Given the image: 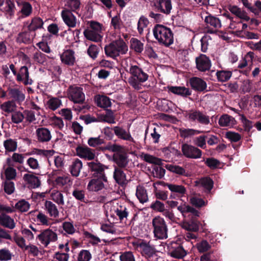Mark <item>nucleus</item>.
Masks as SVG:
<instances>
[{"mask_svg":"<svg viewBox=\"0 0 261 261\" xmlns=\"http://www.w3.org/2000/svg\"><path fill=\"white\" fill-rule=\"evenodd\" d=\"M128 72L131 75L128 80V83L134 89L140 90L141 84L148 80V74L137 65H131Z\"/></svg>","mask_w":261,"mask_h":261,"instance_id":"f257e3e1","label":"nucleus"},{"mask_svg":"<svg viewBox=\"0 0 261 261\" xmlns=\"http://www.w3.org/2000/svg\"><path fill=\"white\" fill-rule=\"evenodd\" d=\"M155 38L161 44L169 46L173 42V36L171 30L162 25H156L153 29Z\"/></svg>","mask_w":261,"mask_h":261,"instance_id":"f03ea898","label":"nucleus"},{"mask_svg":"<svg viewBox=\"0 0 261 261\" xmlns=\"http://www.w3.org/2000/svg\"><path fill=\"white\" fill-rule=\"evenodd\" d=\"M127 50V45L122 40L114 41L105 47L106 54L113 58L118 57L120 54H125Z\"/></svg>","mask_w":261,"mask_h":261,"instance_id":"7ed1b4c3","label":"nucleus"},{"mask_svg":"<svg viewBox=\"0 0 261 261\" xmlns=\"http://www.w3.org/2000/svg\"><path fill=\"white\" fill-rule=\"evenodd\" d=\"M152 226L154 237L159 239L167 238L168 228L165 220L160 216H156L152 220Z\"/></svg>","mask_w":261,"mask_h":261,"instance_id":"20e7f679","label":"nucleus"},{"mask_svg":"<svg viewBox=\"0 0 261 261\" xmlns=\"http://www.w3.org/2000/svg\"><path fill=\"white\" fill-rule=\"evenodd\" d=\"M37 239L40 242L44 247H47L48 245L58 240V235L53 230L47 228L42 230L37 236Z\"/></svg>","mask_w":261,"mask_h":261,"instance_id":"39448f33","label":"nucleus"},{"mask_svg":"<svg viewBox=\"0 0 261 261\" xmlns=\"http://www.w3.org/2000/svg\"><path fill=\"white\" fill-rule=\"evenodd\" d=\"M181 150L183 155L187 158L198 159L201 158L202 151L197 147L187 143L181 145Z\"/></svg>","mask_w":261,"mask_h":261,"instance_id":"423d86ee","label":"nucleus"},{"mask_svg":"<svg viewBox=\"0 0 261 261\" xmlns=\"http://www.w3.org/2000/svg\"><path fill=\"white\" fill-rule=\"evenodd\" d=\"M186 117L190 121H198L200 123L207 125L210 123L208 116H206L201 112L196 110L186 111Z\"/></svg>","mask_w":261,"mask_h":261,"instance_id":"0eeeda50","label":"nucleus"},{"mask_svg":"<svg viewBox=\"0 0 261 261\" xmlns=\"http://www.w3.org/2000/svg\"><path fill=\"white\" fill-rule=\"evenodd\" d=\"M107 182V178L105 175H100L98 178L90 180L87 185V189L89 191L98 192L105 188V183Z\"/></svg>","mask_w":261,"mask_h":261,"instance_id":"6e6552de","label":"nucleus"},{"mask_svg":"<svg viewBox=\"0 0 261 261\" xmlns=\"http://www.w3.org/2000/svg\"><path fill=\"white\" fill-rule=\"evenodd\" d=\"M69 97L74 103H81L85 100V94L82 89L78 87H70L68 91Z\"/></svg>","mask_w":261,"mask_h":261,"instance_id":"1a4fd4ad","label":"nucleus"},{"mask_svg":"<svg viewBox=\"0 0 261 261\" xmlns=\"http://www.w3.org/2000/svg\"><path fill=\"white\" fill-rule=\"evenodd\" d=\"M77 156L87 160H92L95 158V152L87 146H78L76 148Z\"/></svg>","mask_w":261,"mask_h":261,"instance_id":"9d476101","label":"nucleus"},{"mask_svg":"<svg viewBox=\"0 0 261 261\" xmlns=\"http://www.w3.org/2000/svg\"><path fill=\"white\" fill-rule=\"evenodd\" d=\"M61 16L65 23L69 28H74L78 22L76 17L69 10L64 9L61 12Z\"/></svg>","mask_w":261,"mask_h":261,"instance_id":"9b49d317","label":"nucleus"},{"mask_svg":"<svg viewBox=\"0 0 261 261\" xmlns=\"http://www.w3.org/2000/svg\"><path fill=\"white\" fill-rule=\"evenodd\" d=\"M194 216H192L190 220L186 218L181 222V227L184 229L192 232H196L199 229V225L198 222L195 219Z\"/></svg>","mask_w":261,"mask_h":261,"instance_id":"f8f14e48","label":"nucleus"},{"mask_svg":"<svg viewBox=\"0 0 261 261\" xmlns=\"http://www.w3.org/2000/svg\"><path fill=\"white\" fill-rule=\"evenodd\" d=\"M177 210L181 213L182 216L185 218L191 217L192 216L195 217H199V213L198 211L186 203L178 206Z\"/></svg>","mask_w":261,"mask_h":261,"instance_id":"ddd939ff","label":"nucleus"},{"mask_svg":"<svg viewBox=\"0 0 261 261\" xmlns=\"http://www.w3.org/2000/svg\"><path fill=\"white\" fill-rule=\"evenodd\" d=\"M169 253L174 258H182L186 255L187 252L181 246L173 243L170 247Z\"/></svg>","mask_w":261,"mask_h":261,"instance_id":"4468645a","label":"nucleus"},{"mask_svg":"<svg viewBox=\"0 0 261 261\" xmlns=\"http://www.w3.org/2000/svg\"><path fill=\"white\" fill-rule=\"evenodd\" d=\"M16 80L22 82L25 85H31L32 80L29 77V72L28 67L25 66L21 67L19 72L16 75Z\"/></svg>","mask_w":261,"mask_h":261,"instance_id":"2eb2a0df","label":"nucleus"},{"mask_svg":"<svg viewBox=\"0 0 261 261\" xmlns=\"http://www.w3.org/2000/svg\"><path fill=\"white\" fill-rule=\"evenodd\" d=\"M24 90L23 88H10L9 89V95L11 98L20 103L25 99Z\"/></svg>","mask_w":261,"mask_h":261,"instance_id":"dca6fc26","label":"nucleus"},{"mask_svg":"<svg viewBox=\"0 0 261 261\" xmlns=\"http://www.w3.org/2000/svg\"><path fill=\"white\" fill-rule=\"evenodd\" d=\"M196 67L201 71L208 70L211 67V61L204 55H201L196 59Z\"/></svg>","mask_w":261,"mask_h":261,"instance_id":"f3484780","label":"nucleus"},{"mask_svg":"<svg viewBox=\"0 0 261 261\" xmlns=\"http://www.w3.org/2000/svg\"><path fill=\"white\" fill-rule=\"evenodd\" d=\"M155 6L159 11L168 14L172 9L171 0H156Z\"/></svg>","mask_w":261,"mask_h":261,"instance_id":"a211bd4d","label":"nucleus"},{"mask_svg":"<svg viewBox=\"0 0 261 261\" xmlns=\"http://www.w3.org/2000/svg\"><path fill=\"white\" fill-rule=\"evenodd\" d=\"M37 229L32 225H30L28 228L22 227L20 230L21 234L28 241H32L34 240L35 235L38 232Z\"/></svg>","mask_w":261,"mask_h":261,"instance_id":"6ab92c4d","label":"nucleus"},{"mask_svg":"<svg viewBox=\"0 0 261 261\" xmlns=\"http://www.w3.org/2000/svg\"><path fill=\"white\" fill-rule=\"evenodd\" d=\"M191 87L195 90L203 91L206 88V84L203 80L197 77H193L189 80Z\"/></svg>","mask_w":261,"mask_h":261,"instance_id":"aec40b11","label":"nucleus"},{"mask_svg":"<svg viewBox=\"0 0 261 261\" xmlns=\"http://www.w3.org/2000/svg\"><path fill=\"white\" fill-rule=\"evenodd\" d=\"M38 140L40 142H46L50 140L51 135L49 130L45 127L38 128L36 131Z\"/></svg>","mask_w":261,"mask_h":261,"instance_id":"412c9836","label":"nucleus"},{"mask_svg":"<svg viewBox=\"0 0 261 261\" xmlns=\"http://www.w3.org/2000/svg\"><path fill=\"white\" fill-rule=\"evenodd\" d=\"M229 11L243 21H248L250 18L247 13L237 6L230 5L228 8Z\"/></svg>","mask_w":261,"mask_h":261,"instance_id":"4be33fe9","label":"nucleus"},{"mask_svg":"<svg viewBox=\"0 0 261 261\" xmlns=\"http://www.w3.org/2000/svg\"><path fill=\"white\" fill-rule=\"evenodd\" d=\"M172 193H175L179 197H183L187 193L186 188L181 185L166 183L164 184Z\"/></svg>","mask_w":261,"mask_h":261,"instance_id":"5701e85b","label":"nucleus"},{"mask_svg":"<svg viewBox=\"0 0 261 261\" xmlns=\"http://www.w3.org/2000/svg\"><path fill=\"white\" fill-rule=\"evenodd\" d=\"M60 57L62 63L69 66L73 65L75 61L74 53L71 50H65Z\"/></svg>","mask_w":261,"mask_h":261,"instance_id":"b1692460","label":"nucleus"},{"mask_svg":"<svg viewBox=\"0 0 261 261\" xmlns=\"http://www.w3.org/2000/svg\"><path fill=\"white\" fill-rule=\"evenodd\" d=\"M23 178L31 188L35 189L39 187L40 185V181L39 178L33 174H25L23 175Z\"/></svg>","mask_w":261,"mask_h":261,"instance_id":"393cba45","label":"nucleus"},{"mask_svg":"<svg viewBox=\"0 0 261 261\" xmlns=\"http://www.w3.org/2000/svg\"><path fill=\"white\" fill-rule=\"evenodd\" d=\"M20 8V12L23 17L29 16L32 13V7L31 5L27 2H17Z\"/></svg>","mask_w":261,"mask_h":261,"instance_id":"a878e982","label":"nucleus"},{"mask_svg":"<svg viewBox=\"0 0 261 261\" xmlns=\"http://www.w3.org/2000/svg\"><path fill=\"white\" fill-rule=\"evenodd\" d=\"M115 134L119 138L126 141L134 142V139L132 137L129 132L126 131L124 129L119 127L115 126L114 128Z\"/></svg>","mask_w":261,"mask_h":261,"instance_id":"bb28decb","label":"nucleus"},{"mask_svg":"<svg viewBox=\"0 0 261 261\" xmlns=\"http://www.w3.org/2000/svg\"><path fill=\"white\" fill-rule=\"evenodd\" d=\"M219 124L222 127H231L236 124V120L232 117L225 114L219 118Z\"/></svg>","mask_w":261,"mask_h":261,"instance_id":"cd10ccee","label":"nucleus"},{"mask_svg":"<svg viewBox=\"0 0 261 261\" xmlns=\"http://www.w3.org/2000/svg\"><path fill=\"white\" fill-rule=\"evenodd\" d=\"M204 21L208 27H212L216 30L221 27L220 20L215 16L209 15L204 18Z\"/></svg>","mask_w":261,"mask_h":261,"instance_id":"c85d7f7f","label":"nucleus"},{"mask_svg":"<svg viewBox=\"0 0 261 261\" xmlns=\"http://www.w3.org/2000/svg\"><path fill=\"white\" fill-rule=\"evenodd\" d=\"M0 225L6 228L12 229L15 227V223L13 219L6 214L0 215Z\"/></svg>","mask_w":261,"mask_h":261,"instance_id":"c756f323","label":"nucleus"},{"mask_svg":"<svg viewBox=\"0 0 261 261\" xmlns=\"http://www.w3.org/2000/svg\"><path fill=\"white\" fill-rule=\"evenodd\" d=\"M169 91L173 94L179 95L182 96H187L190 95L191 92L190 90L185 87L181 86H171L168 87Z\"/></svg>","mask_w":261,"mask_h":261,"instance_id":"7c9ffc66","label":"nucleus"},{"mask_svg":"<svg viewBox=\"0 0 261 261\" xmlns=\"http://www.w3.org/2000/svg\"><path fill=\"white\" fill-rule=\"evenodd\" d=\"M84 36L89 40L98 42L101 40L102 36L101 34L94 32L91 30L86 29L84 32Z\"/></svg>","mask_w":261,"mask_h":261,"instance_id":"2f4dec72","label":"nucleus"},{"mask_svg":"<svg viewBox=\"0 0 261 261\" xmlns=\"http://www.w3.org/2000/svg\"><path fill=\"white\" fill-rule=\"evenodd\" d=\"M136 195L139 201L142 203L146 202L148 200L147 191L143 186H137Z\"/></svg>","mask_w":261,"mask_h":261,"instance_id":"473e14b6","label":"nucleus"},{"mask_svg":"<svg viewBox=\"0 0 261 261\" xmlns=\"http://www.w3.org/2000/svg\"><path fill=\"white\" fill-rule=\"evenodd\" d=\"M138 157L140 158L142 160L150 163V164H153L155 165H160L162 163V161L161 159L156 158L152 155L145 153L144 152L141 153Z\"/></svg>","mask_w":261,"mask_h":261,"instance_id":"72a5a7b5","label":"nucleus"},{"mask_svg":"<svg viewBox=\"0 0 261 261\" xmlns=\"http://www.w3.org/2000/svg\"><path fill=\"white\" fill-rule=\"evenodd\" d=\"M223 16L225 17L229 21V28L233 30V33L237 36H240V21H235L233 20L232 18L231 17L229 14L224 13Z\"/></svg>","mask_w":261,"mask_h":261,"instance_id":"f704fd0d","label":"nucleus"},{"mask_svg":"<svg viewBox=\"0 0 261 261\" xmlns=\"http://www.w3.org/2000/svg\"><path fill=\"white\" fill-rule=\"evenodd\" d=\"M88 166L89 168L92 171H95L97 172V173L98 174V176H100V175H105L103 171L105 170L106 167L100 164L99 163L97 162H89L88 163Z\"/></svg>","mask_w":261,"mask_h":261,"instance_id":"c9c22d12","label":"nucleus"},{"mask_svg":"<svg viewBox=\"0 0 261 261\" xmlns=\"http://www.w3.org/2000/svg\"><path fill=\"white\" fill-rule=\"evenodd\" d=\"M196 185L210 192L213 187V181L209 177H204L196 181Z\"/></svg>","mask_w":261,"mask_h":261,"instance_id":"e433bc0d","label":"nucleus"},{"mask_svg":"<svg viewBox=\"0 0 261 261\" xmlns=\"http://www.w3.org/2000/svg\"><path fill=\"white\" fill-rule=\"evenodd\" d=\"M45 206L50 217L56 218L59 216V212L57 207L52 202L46 201L45 203Z\"/></svg>","mask_w":261,"mask_h":261,"instance_id":"4c0bfd02","label":"nucleus"},{"mask_svg":"<svg viewBox=\"0 0 261 261\" xmlns=\"http://www.w3.org/2000/svg\"><path fill=\"white\" fill-rule=\"evenodd\" d=\"M114 178L116 182L121 185H125L127 183L126 176L120 169H116L114 173Z\"/></svg>","mask_w":261,"mask_h":261,"instance_id":"58836bf2","label":"nucleus"},{"mask_svg":"<svg viewBox=\"0 0 261 261\" xmlns=\"http://www.w3.org/2000/svg\"><path fill=\"white\" fill-rule=\"evenodd\" d=\"M139 248L143 255L147 257H150L155 253L154 248L146 243L140 244Z\"/></svg>","mask_w":261,"mask_h":261,"instance_id":"ea45409f","label":"nucleus"},{"mask_svg":"<svg viewBox=\"0 0 261 261\" xmlns=\"http://www.w3.org/2000/svg\"><path fill=\"white\" fill-rule=\"evenodd\" d=\"M0 108L3 112L10 113L15 110L16 105L13 101L9 100L2 103Z\"/></svg>","mask_w":261,"mask_h":261,"instance_id":"a19ab883","label":"nucleus"},{"mask_svg":"<svg viewBox=\"0 0 261 261\" xmlns=\"http://www.w3.org/2000/svg\"><path fill=\"white\" fill-rule=\"evenodd\" d=\"M31 31H25L20 33L17 38V40L18 42L29 43L31 42L33 39V36L31 35Z\"/></svg>","mask_w":261,"mask_h":261,"instance_id":"79ce46f5","label":"nucleus"},{"mask_svg":"<svg viewBox=\"0 0 261 261\" xmlns=\"http://www.w3.org/2000/svg\"><path fill=\"white\" fill-rule=\"evenodd\" d=\"M43 25V21L40 18L35 17L32 19L31 23L28 25V29L30 31H35L42 28Z\"/></svg>","mask_w":261,"mask_h":261,"instance_id":"37998d69","label":"nucleus"},{"mask_svg":"<svg viewBox=\"0 0 261 261\" xmlns=\"http://www.w3.org/2000/svg\"><path fill=\"white\" fill-rule=\"evenodd\" d=\"M83 164L81 161L79 159L75 160L70 168V172L71 174L74 176H78L80 174L81 169L82 168Z\"/></svg>","mask_w":261,"mask_h":261,"instance_id":"c03bdc74","label":"nucleus"},{"mask_svg":"<svg viewBox=\"0 0 261 261\" xmlns=\"http://www.w3.org/2000/svg\"><path fill=\"white\" fill-rule=\"evenodd\" d=\"M179 132L180 136L184 138H187L201 133L200 130L185 128H180L179 129Z\"/></svg>","mask_w":261,"mask_h":261,"instance_id":"a18cd8bd","label":"nucleus"},{"mask_svg":"<svg viewBox=\"0 0 261 261\" xmlns=\"http://www.w3.org/2000/svg\"><path fill=\"white\" fill-rule=\"evenodd\" d=\"M30 204L24 199L19 200L15 203V208L18 211L24 213L28 212L30 208Z\"/></svg>","mask_w":261,"mask_h":261,"instance_id":"49530a36","label":"nucleus"},{"mask_svg":"<svg viewBox=\"0 0 261 261\" xmlns=\"http://www.w3.org/2000/svg\"><path fill=\"white\" fill-rule=\"evenodd\" d=\"M95 100L97 106L101 108H106L111 105L110 99L106 96H97Z\"/></svg>","mask_w":261,"mask_h":261,"instance_id":"de8ad7c7","label":"nucleus"},{"mask_svg":"<svg viewBox=\"0 0 261 261\" xmlns=\"http://www.w3.org/2000/svg\"><path fill=\"white\" fill-rule=\"evenodd\" d=\"M61 105V100L57 97H51L46 102L47 107L53 111L57 110Z\"/></svg>","mask_w":261,"mask_h":261,"instance_id":"09e8293b","label":"nucleus"},{"mask_svg":"<svg viewBox=\"0 0 261 261\" xmlns=\"http://www.w3.org/2000/svg\"><path fill=\"white\" fill-rule=\"evenodd\" d=\"M114 211L121 221H122L125 218L126 219L128 215V209L123 205L118 206L114 210Z\"/></svg>","mask_w":261,"mask_h":261,"instance_id":"8fccbe9b","label":"nucleus"},{"mask_svg":"<svg viewBox=\"0 0 261 261\" xmlns=\"http://www.w3.org/2000/svg\"><path fill=\"white\" fill-rule=\"evenodd\" d=\"M115 161L117 165L121 167H124L128 163L127 156L125 153H119L115 157Z\"/></svg>","mask_w":261,"mask_h":261,"instance_id":"3c124183","label":"nucleus"},{"mask_svg":"<svg viewBox=\"0 0 261 261\" xmlns=\"http://www.w3.org/2000/svg\"><path fill=\"white\" fill-rule=\"evenodd\" d=\"M81 3L79 0H65V6L70 11H75L80 8Z\"/></svg>","mask_w":261,"mask_h":261,"instance_id":"603ef678","label":"nucleus"},{"mask_svg":"<svg viewBox=\"0 0 261 261\" xmlns=\"http://www.w3.org/2000/svg\"><path fill=\"white\" fill-rule=\"evenodd\" d=\"M51 199L59 205H64V201L63 194L59 191H53L50 194Z\"/></svg>","mask_w":261,"mask_h":261,"instance_id":"864d4df0","label":"nucleus"},{"mask_svg":"<svg viewBox=\"0 0 261 261\" xmlns=\"http://www.w3.org/2000/svg\"><path fill=\"white\" fill-rule=\"evenodd\" d=\"M49 123L51 126L59 129H62L64 125L62 119L55 116L50 118Z\"/></svg>","mask_w":261,"mask_h":261,"instance_id":"5fc2aeb1","label":"nucleus"},{"mask_svg":"<svg viewBox=\"0 0 261 261\" xmlns=\"http://www.w3.org/2000/svg\"><path fill=\"white\" fill-rule=\"evenodd\" d=\"M4 191L7 194H11L15 191V185L14 182L10 180H5L3 183Z\"/></svg>","mask_w":261,"mask_h":261,"instance_id":"6e6d98bb","label":"nucleus"},{"mask_svg":"<svg viewBox=\"0 0 261 261\" xmlns=\"http://www.w3.org/2000/svg\"><path fill=\"white\" fill-rule=\"evenodd\" d=\"M71 181L69 176L64 175L58 176L55 180V184L57 186L62 187L65 185L69 184Z\"/></svg>","mask_w":261,"mask_h":261,"instance_id":"4d7b16f0","label":"nucleus"},{"mask_svg":"<svg viewBox=\"0 0 261 261\" xmlns=\"http://www.w3.org/2000/svg\"><path fill=\"white\" fill-rule=\"evenodd\" d=\"M130 46L133 49L138 53H141L144 48L143 44L136 38H132L130 40Z\"/></svg>","mask_w":261,"mask_h":261,"instance_id":"13d9d810","label":"nucleus"},{"mask_svg":"<svg viewBox=\"0 0 261 261\" xmlns=\"http://www.w3.org/2000/svg\"><path fill=\"white\" fill-rule=\"evenodd\" d=\"M4 145L6 150L8 151H14L17 147V144L15 140L10 139L4 142Z\"/></svg>","mask_w":261,"mask_h":261,"instance_id":"bf43d9fd","label":"nucleus"},{"mask_svg":"<svg viewBox=\"0 0 261 261\" xmlns=\"http://www.w3.org/2000/svg\"><path fill=\"white\" fill-rule=\"evenodd\" d=\"M232 73L230 71L221 70L217 72V76L220 82H226L231 76Z\"/></svg>","mask_w":261,"mask_h":261,"instance_id":"052dcab7","label":"nucleus"},{"mask_svg":"<svg viewBox=\"0 0 261 261\" xmlns=\"http://www.w3.org/2000/svg\"><path fill=\"white\" fill-rule=\"evenodd\" d=\"M166 168L173 173L179 174L184 175L185 173V169L179 166L173 165L171 164L166 165L165 166Z\"/></svg>","mask_w":261,"mask_h":261,"instance_id":"680f3d73","label":"nucleus"},{"mask_svg":"<svg viewBox=\"0 0 261 261\" xmlns=\"http://www.w3.org/2000/svg\"><path fill=\"white\" fill-rule=\"evenodd\" d=\"M37 221L41 224L48 226L49 224V219L47 216L42 212H38L36 215Z\"/></svg>","mask_w":261,"mask_h":261,"instance_id":"e2e57ef3","label":"nucleus"},{"mask_svg":"<svg viewBox=\"0 0 261 261\" xmlns=\"http://www.w3.org/2000/svg\"><path fill=\"white\" fill-rule=\"evenodd\" d=\"M6 180H11L15 178L16 176V170L13 167H8L5 170Z\"/></svg>","mask_w":261,"mask_h":261,"instance_id":"0e129e2a","label":"nucleus"},{"mask_svg":"<svg viewBox=\"0 0 261 261\" xmlns=\"http://www.w3.org/2000/svg\"><path fill=\"white\" fill-rule=\"evenodd\" d=\"M150 208L155 211L160 213H163L166 209L165 204L163 202L157 200L151 203L150 205Z\"/></svg>","mask_w":261,"mask_h":261,"instance_id":"69168bd1","label":"nucleus"},{"mask_svg":"<svg viewBox=\"0 0 261 261\" xmlns=\"http://www.w3.org/2000/svg\"><path fill=\"white\" fill-rule=\"evenodd\" d=\"M91 257V254L88 250H82L79 253L77 260L79 261H89Z\"/></svg>","mask_w":261,"mask_h":261,"instance_id":"338daca9","label":"nucleus"},{"mask_svg":"<svg viewBox=\"0 0 261 261\" xmlns=\"http://www.w3.org/2000/svg\"><path fill=\"white\" fill-rule=\"evenodd\" d=\"M205 139L206 136H200L195 138L193 142L195 145L201 148L204 149L206 147Z\"/></svg>","mask_w":261,"mask_h":261,"instance_id":"774afa93","label":"nucleus"}]
</instances>
